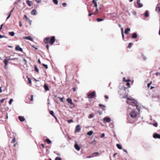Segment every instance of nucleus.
Returning <instances> with one entry per match:
<instances>
[{"instance_id": "obj_1", "label": "nucleus", "mask_w": 160, "mask_h": 160, "mask_svg": "<svg viewBox=\"0 0 160 160\" xmlns=\"http://www.w3.org/2000/svg\"><path fill=\"white\" fill-rule=\"evenodd\" d=\"M55 41V37L54 36H52L51 38L47 37L44 39V42L46 44L49 43L50 45H52Z\"/></svg>"}, {"instance_id": "obj_2", "label": "nucleus", "mask_w": 160, "mask_h": 160, "mask_svg": "<svg viewBox=\"0 0 160 160\" xmlns=\"http://www.w3.org/2000/svg\"><path fill=\"white\" fill-rule=\"evenodd\" d=\"M127 99L128 100L130 101H127V102L128 104H129L130 105H133L135 104V102L134 101H132L131 99H130L129 98H128Z\"/></svg>"}, {"instance_id": "obj_3", "label": "nucleus", "mask_w": 160, "mask_h": 160, "mask_svg": "<svg viewBox=\"0 0 160 160\" xmlns=\"http://www.w3.org/2000/svg\"><path fill=\"white\" fill-rule=\"evenodd\" d=\"M95 92L93 91L89 94L88 95V97L89 98H92L95 97Z\"/></svg>"}, {"instance_id": "obj_4", "label": "nucleus", "mask_w": 160, "mask_h": 160, "mask_svg": "<svg viewBox=\"0 0 160 160\" xmlns=\"http://www.w3.org/2000/svg\"><path fill=\"white\" fill-rule=\"evenodd\" d=\"M10 59H5L4 60V63L5 64L4 68L5 69L7 68V65L8 64V61L11 60Z\"/></svg>"}, {"instance_id": "obj_5", "label": "nucleus", "mask_w": 160, "mask_h": 160, "mask_svg": "<svg viewBox=\"0 0 160 160\" xmlns=\"http://www.w3.org/2000/svg\"><path fill=\"white\" fill-rule=\"evenodd\" d=\"M103 121L104 122H109L111 121V119L109 117H105L103 119Z\"/></svg>"}, {"instance_id": "obj_6", "label": "nucleus", "mask_w": 160, "mask_h": 160, "mask_svg": "<svg viewBox=\"0 0 160 160\" xmlns=\"http://www.w3.org/2000/svg\"><path fill=\"white\" fill-rule=\"evenodd\" d=\"M130 115L131 117L133 118H135L137 116V114L134 111H132L131 112Z\"/></svg>"}, {"instance_id": "obj_7", "label": "nucleus", "mask_w": 160, "mask_h": 160, "mask_svg": "<svg viewBox=\"0 0 160 160\" xmlns=\"http://www.w3.org/2000/svg\"><path fill=\"white\" fill-rule=\"evenodd\" d=\"M81 130V128L80 125H77L75 128V132L76 133L77 132H80Z\"/></svg>"}, {"instance_id": "obj_8", "label": "nucleus", "mask_w": 160, "mask_h": 160, "mask_svg": "<svg viewBox=\"0 0 160 160\" xmlns=\"http://www.w3.org/2000/svg\"><path fill=\"white\" fill-rule=\"evenodd\" d=\"M23 38L24 39L30 40L31 41H33V39L32 38V37H31L24 36V37H23Z\"/></svg>"}, {"instance_id": "obj_9", "label": "nucleus", "mask_w": 160, "mask_h": 160, "mask_svg": "<svg viewBox=\"0 0 160 160\" xmlns=\"http://www.w3.org/2000/svg\"><path fill=\"white\" fill-rule=\"evenodd\" d=\"M15 49L17 51H19L21 52L22 51V49L20 47L19 45H18L16 47Z\"/></svg>"}, {"instance_id": "obj_10", "label": "nucleus", "mask_w": 160, "mask_h": 160, "mask_svg": "<svg viewBox=\"0 0 160 160\" xmlns=\"http://www.w3.org/2000/svg\"><path fill=\"white\" fill-rule=\"evenodd\" d=\"M74 147L75 148V149L78 151H79L80 149V147L78 146V144L77 143H75L74 145Z\"/></svg>"}, {"instance_id": "obj_11", "label": "nucleus", "mask_w": 160, "mask_h": 160, "mask_svg": "<svg viewBox=\"0 0 160 160\" xmlns=\"http://www.w3.org/2000/svg\"><path fill=\"white\" fill-rule=\"evenodd\" d=\"M153 137L154 138H158L160 139V135L157 133H155L153 135Z\"/></svg>"}, {"instance_id": "obj_12", "label": "nucleus", "mask_w": 160, "mask_h": 160, "mask_svg": "<svg viewBox=\"0 0 160 160\" xmlns=\"http://www.w3.org/2000/svg\"><path fill=\"white\" fill-rule=\"evenodd\" d=\"M137 4L139 8H141L142 6V4L140 2V0H137Z\"/></svg>"}, {"instance_id": "obj_13", "label": "nucleus", "mask_w": 160, "mask_h": 160, "mask_svg": "<svg viewBox=\"0 0 160 160\" xmlns=\"http://www.w3.org/2000/svg\"><path fill=\"white\" fill-rule=\"evenodd\" d=\"M18 118L19 120L21 122L24 121L25 120V118L21 116H19L18 117Z\"/></svg>"}, {"instance_id": "obj_14", "label": "nucleus", "mask_w": 160, "mask_h": 160, "mask_svg": "<svg viewBox=\"0 0 160 160\" xmlns=\"http://www.w3.org/2000/svg\"><path fill=\"white\" fill-rule=\"evenodd\" d=\"M31 13L33 15H36L37 14V12L35 9H33L31 12Z\"/></svg>"}, {"instance_id": "obj_15", "label": "nucleus", "mask_w": 160, "mask_h": 160, "mask_svg": "<svg viewBox=\"0 0 160 160\" xmlns=\"http://www.w3.org/2000/svg\"><path fill=\"white\" fill-rule=\"evenodd\" d=\"M98 0H92V2L94 4V7H97V5L96 1Z\"/></svg>"}, {"instance_id": "obj_16", "label": "nucleus", "mask_w": 160, "mask_h": 160, "mask_svg": "<svg viewBox=\"0 0 160 160\" xmlns=\"http://www.w3.org/2000/svg\"><path fill=\"white\" fill-rule=\"evenodd\" d=\"M13 9L12 10L9 12H8V16L7 17V18L6 19V20L10 18V17L11 15V13L13 11Z\"/></svg>"}, {"instance_id": "obj_17", "label": "nucleus", "mask_w": 160, "mask_h": 160, "mask_svg": "<svg viewBox=\"0 0 160 160\" xmlns=\"http://www.w3.org/2000/svg\"><path fill=\"white\" fill-rule=\"evenodd\" d=\"M26 3H27V4H28V5L29 6V7H30L31 6V3H32V1H30L28 0H27L26 1Z\"/></svg>"}, {"instance_id": "obj_18", "label": "nucleus", "mask_w": 160, "mask_h": 160, "mask_svg": "<svg viewBox=\"0 0 160 160\" xmlns=\"http://www.w3.org/2000/svg\"><path fill=\"white\" fill-rule=\"evenodd\" d=\"M130 29L129 28H127L125 30L124 32L126 34H128V32L130 31Z\"/></svg>"}, {"instance_id": "obj_19", "label": "nucleus", "mask_w": 160, "mask_h": 160, "mask_svg": "<svg viewBox=\"0 0 160 160\" xmlns=\"http://www.w3.org/2000/svg\"><path fill=\"white\" fill-rule=\"evenodd\" d=\"M132 38H137V35L136 33L134 32L133 33L132 35Z\"/></svg>"}, {"instance_id": "obj_20", "label": "nucleus", "mask_w": 160, "mask_h": 160, "mask_svg": "<svg viewBox=\"0 0 160 160\" xmlns=\"http://www.w3.org/2000/svg\"><path fill=\"white\" fill-rule=\"evenodd\" d=\"M44 88L46 91H48L49 90L48 86L47 84H45L44 85Z\"/></svg>"}, {"instance_id": "obj_21", "label": "nucleus", "mask_w": 160, "mask_h": 160, "mask_svg": "<svg viewBox=\"0 0 160 160\" xmlns=\"http://www.w3.org/2000/svg\"><path fill=\"white\" fill-rule=\"evenodd\" d=\"M50 113L52 116L56 119H57L56 117L54 115V112L53 111L51 110L50 111Z\"/></svg>"}, {"instance_id": "obj_22", "label": "nucleus", "mask_w": 160, "mask_h": 160, "mask_svg": "<svg viewBox=\"0 0 160 160\" xmlns=\"http://www.w3.org/2000/svg\"><path fill=\"white\" fill-rule=\"evenodd\" d=\"M45 142L48 144H50L51 143V141L48 138H47L45 140Z\"/></svg>"}, {"instance_id": "obj_23", "label": "nucleus", "mask_w": 160, "mask_h": 160, "mask_svg": "<svg viewBox=\"0 0 160 160\" xmlns=\"http://www.w3.org/2000/svg\"><path fill=\"white\" fill-rule=\"evenodd\" d=\"M70 108H72L74 107V104L72 102L71 103H70Z\"/></svg>"}, {"instance_id": "obj_24", "label": "nucleus", "mask_w": 160, "mask_h": 160, "mask_svg": "<svg viewBox=\"0 0 160 160\" xmlns=\"http://www.w3.org/2000/svg\"><path fill=\"white\" fill-rule=\"evenodd\" d=\"M123 81L125 82H129L131 81V80L129 79H128V80H126V78L125 77H124L123 78Z\"/></svg>"}, {"instance_id": "obj_25", "label": "nucleus", "mask_w": 160, "mask_h": 160, "mask_svg": "<svg viewBox=\"0 0 160 160\" xmlns=\"http://www.w3.org/2000/svg\"><path fill=\"white\" fill-rule=\"evenodd\" d=\"M9 34L11 36H13L15 35V33L13 32H9Z\"/></svg>"}, {"instance_id": "obj_26", "label": "nucleus", "mask_w": 160, "mask_h": 160, "mask_svg": "<svg viewBox=\"0 0 160 160\" xmlns=\"http://www.w3.org/2000/svg\"><path fill=\"white\" fill-rule=\"evenodd\" d=\"M67 101L69 103H71L72 102V100L70 98H68L66 99Z\"/></svg>"}, {"instance_id": "obj_27", "label": "nucleus", "mask_w": 160, "mask_h": 160, "mask_svg": "<svg viewBox=\"0 0 160 160\" xmlns=\"http://www.w3.org/2000/svg\"><path fill=\"white\" fill-rule=\"evenodd\" d=\"M93 132L92 131H90L87 133V134L88 135L91 136L93 134Z\"/></svg>"}, {"instance_id": "obj_28", "label": "nucleus", "mask_w": 160, "mask_h": 160, "mask_svg": "<svg viewBox=\"0 0 160 160\" xmlns=\"http://www.w3.org/2000/svg\"><path fill=\"white\" fill-rule=\"evenodd\" d=\"M116 146H117V148L118 149H122V146L120 145H119V144H116Z\"/></svg>"}, {"instance_id": "obj_29", "label": "nucleus", "mask_w": 160, "mask_h": 160, "mask_svg": "<svg viewBox=\"0 0 160 160\" xmlns=\"http://www.w3.org/2000/svg\"><path fill=\"white\" fill-rule=\"evenodd\" d=\"M149 16V13L148 11H146L145 13V17H148Z\"/></svg>"}, {"instance_id": "obj_30", "label": "nucleus", "mask_w": 160, "mask_h": 160, "mask_svg": "<svg viewBox=\"0 0 160 160\" xmlns=\"http://www.w3.org/2000/svg\"><path fill=\"white\" fill-rule=\"evenodd\" d=\"M34 67L35 70V71H36L37 72H39L37 66L36 65H35L34 66Z\"/></svg>"}, {"instance_id": "obj_31", "label": "nucleus", "mask_w": 160, "mask_h": 160, "mask_svg": "<svg viewBox=\"0 0 160 160\" xmlns=\"http://www.w3.org/2000/svg\"><path fill=\"white\" fill-rule=\"evenodd\" d=\"M97 20L98 22H99L103 21V19L101 18H97Z\"/></svg>"}, {"instance_id": "obj_32", "label": "nucleus", "mask_w": 160, "mask_h": 160, "mask_svg": "<svg viewBox=\"0 0 160 160\" xmlns=\"http://www.w3.org/2000/svg\"><path fill=\"white\" fill-rule=\"evenodd\" d=\"M94 115L93 114H90L89 115L88 118H91L94 117Z\"/></svg>"}, {"instance_id": "obj_33", "label": "nucleus", "mask_w": 160, "mask_h": 160, "mask_svg": "<svg viewBox=\"0 0 160 160\" xmlns=\"http://www.w3.org/2000/svg\"><path fill=\"white\" fill-rule=\"evenodd\" d=\"M27 79H28V81L29 83L30 84H31L32 81H31V79H30V78H29L28 77V76H27Z\"/></svg>"}, {"instance_id": "obj_34", "label": "nucleus", "mask_w": 160, "mask_h": 160, "mask_svg": "<svg viewBox=\"0 0 160 160\" xmlns=\"http://www.w3.org/2000/svg\"><path fill=\"white\" fill-rule=\"evenodd\" d=\"M99 154V153L98 152H94V153H93L92 154V155H93L94 156V155H98Z\"/></svg>"}, {"instance_id": "obj_35", "label": "nucleus", "mask_w": 160, "mask_h": 160, "mask_svg": "<svg viewBox=\"0 0 160 160\" xmlns=\"http://www.w3.org/2000/svg\"><path fill=\"white\" fill-rule=\"evenodd\" d=\"M132 42L129 43L128 44V48H130L132 46Z\"/></svg>"}, {"instance_id": "obj_36", "label": "nucleus", "mask_w": 160, "mask_h": 160, "mask_svg": "<svg viewBox=\"0 0 160 160\" xmlns=\"http://www.w3.org/2000/svg\"><path fill=\"white\" fill-rule=\"evenodd\" d=\"M53 1L56 4H58V1L57 0H53Z\"/></svg>"}, {"instance_id": "obj_37", "label": "nucleus", "mask_w": 160, "mask_h": 160, "mask_svg": "<svg viewBox=\"0 0 160 160\" xmlns=\"http://www.w3.org/2000/svg\"><path fill=\"white\" fill-rule=\"evenodd\" d=\"M16 142V139L15 138H14L11 141V143H14Z\"/></svg>"}, {"instance_id": "obj_38", "label": "nucleus", "mask_w": 160, "mask_h": 160, "mask_svg": "<svg viewBox=\"0 0 160 160\" xmlns=\"http://www.w3.org/2000/svg\"><path fill=\"white\" fill-rule=\"evenodd\" d=\"M55 160H62L61 158L60 157H57Z\"/></svg>"}, {"instance_id": "obj_39", "label": "nucleus", "mask_w": 160, "mask_h": 160, "mask_svg": "<svg viewBox=\"0 0 160 160\" xmlns=\"http://www.w3.org/2000/svg\"><path fill=\"white\" fill-rule=\"evenodd\" d=\"M42 65L44 67V68H46L47 69L48 68V67L47 65L45 64H42Z\"/></svg>"}, {"instance_id": "obj_40", "label": "nucleus", "mask_w": 160, "mask_h": 160, "mask_svg": "<svg viewBox=\"0 0 160 160\" xmlns=\"http://www.w3.org/2000/svg\"><path fill=\"white\" fill-rule=\"evenodd\" d=\"M13 101V99H10L9 101V104L10 105L12 103V102Z\"/></svg>"}, {"instance_id": "obj_41", "label": "nucleus", "mask_w": 160, "mask_h": 160, "mask_svg": "<svg viewBox=\"0 0 160 160\" xmlns=\"http://www.w3.org/2000/svg\"><path fill=\"white\" fill-rule=\"evenodd\" d=\"M24 17L26 19V20L27 21H28L29 20V19L27 17V16L26 15H24Z\"/></svg>"}, {"instance_id": "obj_42", "label": "nucleus", "mask_w": 160, "mask_h": 160, "mask_svg": "<svg viewBox=\"0 0 160 160\" xmlns=\"http://www.w3.org/2000/svg\"><path fill=\"white\" fill-rule=\"evenodd\" d=\"M152 83V82L151 81L150 83L148 84L147 87L148 88H149L150 87V85Z\"/></svg>"}, {"instance_id": "obj_43", "label": "nucleus", "mask_w": 160, "mask_h": 160, "mask_svg": "<svg viewBox=\"0 0 160 160\" xmlns=\"http://www.w3.org/2000/svg\"><path fill=\"white\" fill-rule=\"evenodd\" d=\"M153 125L155 127H157L158 125V124L157 122H155L153 123Z\"/></svg>"}, {"instance_id": "obj_44", "label": "nucleus", "mask_w": 160, "mask_h": 160, "mask_svg": "<svg viewBox=\"0 0 160 160\" xmlns=\"http://www.w3.org/2000/svg\"><path fill=\"white\" fill-rule=\"evenodd\" d=\"M58 98L60 100V101L61 102H63V99L64 98L63 97H62V98H60L58 97Z\"/></svg>"}, {"instance_id": "obj_45", "label": "nucleus", "mask_w": 160, "mask_h": 160, "mask_svg": "<svg viewBox=\"0 0 160 160\" xmlns=\"http://www.w3.org/2000/svg\"><path fill=\"white\" fill-rule=\"evenodd\" d=\"M104 136H105V134H104V133H102V134H101V136H100V137H101V138H102L104 137Z\"/></svg>"}, {"instance_id": "obj_46", "label": "nucleus", "mask_w": 160, "mask_h": 160, "mask_svg": "<svg viewBox=\"0 0 160 160\" xmlns=\"http://www.w3.org/2000/svg\"><path fill=\"white\" fill-rule=\"evenodd\" d=\"M5 98H2V99H1L0 100V102H4V100H5Z\"/></svg>"}, {"instance_id": "obj_47", "label": "nucleus", "mask_w": 160, "mask_h": 160, "mask_svg": "<svg viewBox=\"0 0 160 160\" xmlns=\"http://www.w3.org/2000/svg\"><path fill=\"white\" fill-rule=\"evenodd\" d=\"M33 100V95H31V99H30V100L31 101H32Z\"/></svg>"}, {"instance_id": "obj_48", "label": "nucleus", "mask_w": 160, "mask_h": 160, "mask_svg": "<svg viewBox=\"0 0 160 160\" xmlns=\"http://www.w3.org/2000/svg\"><path fill=\"white\" fill-rule=\"evenodd\" d=\"M19 25L20 27H21L22 26V24L21 22V21H20L19 22Z\"/></svg>"}, {"instance_id": "obj_49", "label": "nucleus", "mask_w": 160, "mask_h": 160, "mask_svg": "<svg viewBox=\"0 0 160 160\" xmlns=\"http://www.w3.org/2000/svg\"><path fill=\"white\" fill-rule=\"evenodd\" d=\"M62 5L63 7H66L67 5V4L66 3L64 2L62 3Z\"/></svg>"}, {"instance_id": "obj_50", "label": "nucleus", "mask_w": 160, "mask_h": 160, "mask_svg": "<svg viewBox=\"0 0 160 160\" xmlns=\"http://www.w3.org/2000/svg\"><path fill=\"white\" fill-rule=\"evenodd\" d=\"M68 123H71V122H73V120H72V119H70V120H69L68 121Z\"/></svg>"}, {"instance_id": "obj_51", "label": "nucleus", "mask_w": 160, "mask_h": 160, "mask_svg": "<svg viewBox=\"0 0 160 160\" xmlns=\"http://www.w3.org/2000/svg\"><path fill=\"white\" fill-rule=\"evenodd\" d=\"M156 76H159L160 75V73L159 72H157L155 74Z\"/></svg>"}, {"instance_id": "obj_52", "label": "nucleus", "mask_w": 160, "mask_h": 160, "mask_svg": "<svg viewBox=\"0 0 160 160\" xmlns=\"http://www.w3.org/2000/svg\"><path fill=\"white\" fill-rule=\"evenodd\" d=\"M41 145L42 147L43 148H45L44 145L42 143Z\"/></svg>"}, {"instance_id": "obj_53", "label": "nucleus", "mask_w": 160, "mask_h": 160, "mask_svg": "<svg viewBox=\"0 0 160 160\" xmlns=\"http://www.w3.org/2000/svg\"><path fill=\"white\" fill-rule=\"evenodd\" d=\"M127 86H129V87H130L129 86L130 85V84L129 83V82H127Z\"/></svg>"}, {"instance_id": "obj_54", "label": "nucleus", "mask_w": 160, "mask_h": 160, "mask_svg": "<svg viewBox=\"0 0 160 160\" xmlns=\"http://www.w3.org/2000/svg\"><path fill=\"white\" fill-rule=\"evenodd\" d=\"M104 97H105V98L106 99H108V96H107V95L105 96Z\"/></svg>"}, {"instance_id": "obj_55", "label": "nucleus", "mask_w": 160, "mask_h": 160, "mask_svg": "<svg viewBox=\"0 0 160 160\" xmlns=\"http://www.w3.org/2000/svg\"><path fill=\"white\" fill-rule=\"evenodd\" d=\"M72 90L73 92H75L76 91V88H72Z\"/></svg>"}, {"instance_id": "obj_56", "label": "nucleus", "mask_w": 160, "mask_h": 160, "mask_svg": "<svg viewBox=\"0 0 160 160\" xmlns=\"http://www.w3.org/2000/svg\"><path fill=\"white\" fill-rule=\"evenodd\" d=\"M92 157L91 156H87L86 158H92Z\"/></svg>"}, {"instance_id": "obj_57", "label": "nucleus", "mask_w": 160, "mask_h": 160, "mask_svg": "<svg viewBox=\"0 0 160 160\" xmlns=\"http://www.w3.org/2000/svg\"><path fill=\"white\" fill-rule=\"evenodd\" d=\"M122 38H123H123H124V34H123V32H122Z\"/></svg>"}, {"instance_id": "obj_58", "label": "nucleus", "mask_w": 160, "mask_h": 160, "mask_svg": "<svg viewBox=\"0 0 160 160\" xmlns=\"http://www.w3.org/2000/svg\"><path fill=\"white\" fill-rule=\"evenodd\" d=\"M158 8H159L158 11L160 12V7H158L157 6L156 9H157Z\"/></svg>"}, {"instance_id": "obj_59", "label": "nucleus", "mask_w": 160, "mask_h": 160, "mask_svg": "<svg viewBox=\"0 0 160 160\" xmlns=\"http://www.w3.org/2000/svg\"><path fill=\"white\" fill-rule=\"evenodd\" d=\"M3 25V24H2L1 25L0 28V31L2 29Z\"/></svg>"}, {"instance_id": "obj_60", "label": "nucleus", "mask_w": 160, "mask_h": 160, "mask_svg": "<svg viewBox=\"0 0 160 160\" xmlns=\"http://www.w3.org/2000/svg\"><path fill=\"white\" fill-rule=\"evenodd\" d=\"M3 25V24H2L1 25L0 28V31L2 29Z\"/></svg>"}, {"instance_id": "obj_61", "label": "nucleus", "mask_w": 160, "mask_h": 160, "mask_svg": "<svg viewBox=\"0 0 160 160\" xmlns=\"http://www.w3.org/2000/svg\"><path fill=\"white\" fill-rule=\"evenodd\" d=\"M3 25V24H2L1 25L0 28V31L2 29Z\"/></svg>"}, {"instance_id": "obj_62", "label": "nucleus", "mask_w": 160, "mask_h": 160, "mask_svg": "<svg viewBox=\"0 0 160 160\" xmlns=\"http://www.w3.org/2000/svg\"><path fill=\"white\" fill-rule=\"evenodd\" d=\"M39 0H35V1L37 2L38 3H39L40 2Z\"/></svg>"}, {"instance_id": "obj_63", "label": "nucleus", "mask_w": 160, "mask_h": 160, "mask_svg": "<svg viewBox=\"0 0 160 160\" xmlns=\"http://www.w3.org/2000/svg\"><path fill=\"white\" fill-rule=\"evenodd\" d=\"M117 154V153H115L114 155H113V157L115 158V156Z\"/></svg>"}, {"instance_id": "obj_64", "label": "nucleus", "mask_w": 160, "mask_h": 160, "mask_svg": "<svg viewBox=\"0 0 160 160\" xmlns=\"http://www.w3.org/2000/svg\"><path fill=\"white\" fill-rule=\"evenodd\" d=\"M93 13H90L88 14V16H90Z\"/></svg>"}]
</instances>
